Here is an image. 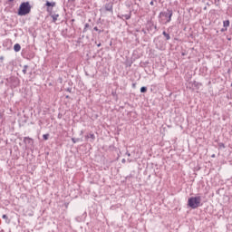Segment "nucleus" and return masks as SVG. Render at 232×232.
<instances>
[{"instance_id": "nucleus-1", "label": "nucleus", "mask_w": 232, "mask_h": 232, "mask_svg": "<svg viewBox=\"0 0 232 232\" xmlns=\"http://www.w3.org/2000/svg\"><path fill=\"white\" fill-rule=\"evenodd\" d=\"M32 6H30L29 2H24L20 5V7L18 9V15H28V14L31 12Z\"/></svg>"}, {"instance_id": "nucleus-2", "label": "nucleus", "mask_w": 232, "mask_h": 232, "mask_svg": "<svg viewBox=\"0 0 232 232\" xmlns=\"http://www.w3.org/2000/svg\"><path fill=\"white\" fill-rule=\"evenodd\" d=\"M200 202H202V198L200 197H192L188 200V206L192 209H197L200 206Z\"/></svg>"}, {"instance_id": "nucleus-3", "label": "nucleus", "mask_w": 232, "mask_h": 232, "mask_svg": "<svg viewBox=\"0 0 232 232\" xmlns=\"http://www.w3.org/2000/svg\"><path fill=\"white\" fill-rule=\"evenodd\" d=\"M173 16V11L168 9L166 12H161L160 14V17H165L167 19L166 23H169L171 21V17Z\"/></svg>"}, {"instance_id": "nucleus-4", "label": "nucleus", "mask_w": 232, "mask_h": 232, "mask_svg": "<svg viewBox=\"0 0 232 232\" xmlns=\"http://www.w3.org/2000/svg\"><path fill=\"white\" fill-rule=\"evenodd\" d=\"M105 10H106L107 12H112V10H113V5H111V4H107V5H105Z\"/></svg>"}, {"instance_id": "nucleus-5", "label": "nucleus", "mask_w": 232, "mask_h": 232, "mask_svg": "<svg viewBox=\"0 0 232 232\" xmlns=\"http://www.w3.org/2000/svg\"><path fill=\"white\" fill-rule=\"evenodd\" d=\"M14 52H21V45L19 44H14Z\"/></svg>"}, {"instance_id": "nucleus-6", "label": "nucleus", "mask_w": 232, "mask_h": 232, "mask_svg": "<svg viewBox=\"0 0 232 232\" xmlns=\"http://www.w3.org/2000/svg\"><path fill=\"white\" fill-rule=\"evenodd\" d=\"M45 6H52V7H53V6H55V2H46V4H45Z\"/></svg>"}, {"instance_id": "nucleus-7", "label": "nucleus", "mask_w": 232, "mask_h": 232, "mask_svg": "<svg viewBox=\"0 0 232 232\" xmlns=\"http://www.w3.org/2000/svg\"><path fill=\"white\" fill-rule=\"evenodd\" d=\"M163 35L164 37H166L167 41H169V39H171V37L169 36V34L166 33V31L163 32Z\"/></svg>"}, {"instance_id": "nucleus-8", "label": "nucleus", "mask_w": 232, "mask_h": 232, "mask_svg": "<svg viewBox=\"0 0 232 232\" xmlns=\"http://www.w3.org/2000/svg\"><path fill=\"white\" fill-rule=\"evenodd\" d=\"M2 218H4V220H5L6 224H10V219H8V216L3 215Z\"/></svg>"}, {"instance_id": "nucleus-9", "label": "nucleus", "mask_w": 232, "mask_h": 232, "mask_svg": "<svg viewBox=\"0 0 232 232\" xmlns=\"http://www.w3.org/2000/svg\"><path fill=\"white\" fill-rule=\"evenodd\" d=\"M52 17H53V23H55V21H57V19L59 18V14H53Z\"/></svg>"}, {"instance_id": "nucleus-10", "label": "nucleus", "mask_w": 232, "mask_h": 232, "mask_svg": "<svg viewBox=\"0 0 232 232\" xmlns=\"http://www.w3.org/2000/svg\"><path fill=\"white\" fill-rule=\"evenodd\" d=\"M148 92V88H146V87H141L140 88V92L141 93H146Z\"/></svg>"}, {"instance_id": "nucleus-11", "label": "nucleus", "mask_w": 232, "mask_h": 232, "mask_svg": "<svg viewBox=\"0 0 232 232\" xmlns=\"http://www.w3.org/2000/svg\"><path fill=\"white\" fill-rule=\"evenodd\" d=\"M24 141L25 143L30 144V142H32V139H30V138H24Z\"/></svg>"}, {"instance_id": "nucleus-12", "label": "nucleus", "mask_w": 232, "mask_h": 232, "mask_svg": "<svg viewBox=\"0 0 232 232\" xmlns=\"http://www.w3.org/2000/svg\"><path fill=\"white\" fill-rule=\"evenodd\" d=\"M26 70H28V65H24L23 69V73L26 75Z\"/></svg>"}, {"instance_id": "nucleus-13", "label": "nucleus", "mask_w": 232, "mask_h": 232, "mask_svg": "<svg viewBox=\"0 0 232 232\" xmlns=\"http://www.w3.org/2000/svg\"><path fill=\"white\" fill-rule=\"evenodd\" d=\"M43 137L44 140H48L50 134H44Z\"/></svg>"}, {"instance_id": "nucleus-14", "label": "nucleus", "mask_w": 232, "mask_h": 232, "mask_svg": "<svg viewBox=\"0 0 232 232\" xmlns=\"http://www.w3.org/2000/svg\"><path fill=\"white\" fill-rule=\"evenodd\" d=\"M88 137H90V139H92V140H95V134L93 133H90Z\"/></svg>"}, {"instance_id": "nucleus-15", "label": "nucleus", "mask_w": 232, "mask_h": 232, "mask_svg": "<svg viewBox=\"0 0 232 232\" xmlns=\"http://www.w3.org/2000/svg\"><path fill=\"white\" fill-rule=\"evenodd\" d=\"M224 26L225 27L229 26V20H227V21L224 22Z\"/></svg>"}, {"instance_id": "nucleus-16", "label": "nucleus", "mask_w": 232, "mask_h": 232, "mask_svg": "<svg viewBox=\"0 0 232 232\" xmlns=\"http://www.w3.org/2000/svg\"><path fill=\"white\" fill-rule=\"evenodd\" d=\"M72 141L73 142V144H75L76 142H79V139L72 138Z\"/></svg>"}, {"instance_id": "nucleus-17", "label": "nucleus", "mask_w": 232, "mask_h": 232, "mask_svg": "<svg viewBox=\"0 0 232 232\" xmlns=\"http://www.w3.org/2000/svg\"><path fill=\"white\" fill-rule=\"evenodd\" d=\"M123 17H124V19H130V17H131V15H130V14H125V15H123Z\"/></svg>"}, {"instance_id": "nucleus-18", "label": "nucleus", "mask_w": 232, "mask_h": 232, "mask_svg": "<svg viewBox=\"0 0 232 232\" xmlns=\"http://www.w3.org/2000/svg\"><path fill=\"white\" fill-rule=\"evenodd\" d=\"M94 31H95V32H99V33H101V31L99 30V28H98V27H94Z\"/></svg>"}, {"instance_id": "nucleus-19", "label": "nucleus", "mask_w": 232, "mask_h": 232, "mask_svg": "<svg viewBox=\"0 0 232 232\" xmlns=\"http://www.w3.org/2000/svg\"><path fill=\"white\" fill-rule=\"evenodd\" d=\"M219 146L220 148H226V146H224V143H220Z\"/></svg>"}, {"instance_id": "nucleus-20", "label": "nucleus", "mask_w": 232, "mask_h": 232, "mask_svg": "<svg viewBox=\"0 0 232 232\" xmlns=\"http://www.w3.org/2000/svg\"><path fill=\"white\" fill-rule=\"evenodd\" d=\"M126 155H127L128 157H131V154H130V152H126Z\"/></svg>"}, {"instance_id": "nucleus-21", "label": "nucleus", "mask_w": 232, "mask_h": 232, "mask_svg": "<svg viewBox=\"0 0 232 232\" xmlns=\"http://www.w3.org/2000/svg\"><path fill=\"white\" fill-rule=\"evenodd\" d=\"M90 26V24H85V29Z\"/></svg>"}, {"instance_id": "nucleus-22", "label": "nucleus", "mask_w": 232, "mask_h": 232, "mask_svg": "<svg viewBox=\"0 0 232 232\" xmlns=\"http://www.w3.org/2000/svg\"><path fill=\"white\" fill-rule=\"evenodd\" d=\"M121 162L124 164V163L126 162V160L123 159V160H121Z\"/></svg>"}, {"instance_id": "nucleus-23", "label": "nucleus", "mask_w": 232, "mask_h": 232, "mask_svg": "<svg viewBox=\"0 0 232 232\" xmlns=\"http://www.w3.org/2000/svg\"><path fill=\"white\" fill-rule=\"evenodd\" d=\"M150 5H151V6H153V5H154V4H153V1L150 2Z\"/></svg>"}, {"instance_id": "nucleus-24", "label": "nucleus", "mask_w": 232, "mask_h": 232, "mask_svg": "<svg viewBox=\"0 0 232 232\" xmlns=\"http://www.w3.org/2000/svg\"><path fill=\"white\" fill-rule=\"evenodd\" d=\"M10 1V3H12V1H14V0H9Z\"/></svg>"}, {"instance_id": "nucleus-25", "label": "nucleus", "mask_w": 232, "mask_h": 232, "mask_svg": "<svg viewBox=\"0 0 232 232\" xmlns=\"http://www.w3.org/2000/svg\"><path fill=\"white\" fill-rule=\"evenodd\" d=\"M101 46V44H98V47Z\"/></svg>"}, {"instance_id": "nucleus-26", "label": "nucleus", "mask_w": 232, "mask_h": 232, "mask_svg": "<svg viewBox=\"0 0 232 232\" xmlns=\"http://www.w3.org/2000/svg\"><path fill=\"white\" fill-rule=\"evenodd\" d=\"M212 157L214 158V157H215V154H213Z\"/></svg>"}, {"instance_id": "nucleus-27", "label": "nucleus", "mask_w": 232, "mask_h": 232, "mask_svg": "<svg viewBox=\"0 0 232 232\" xmlns=\"http://www.w3.org/2000/svg\"><path fill=\"white\" fill-rule=\"evenodd\" d=\"M129 160V162H131V160Z\"/></svg>"}]
</instances>
